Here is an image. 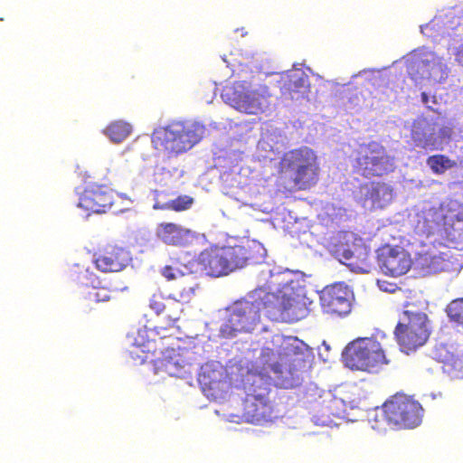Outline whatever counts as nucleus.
Instances as JSON below:
<instances>
[{
    "instance_id": "7c9ffc66",
    "label": "nucleus",
    "mask_w": 463,
    "mask_h": 463,
    "mask_svg": "<svg viewBox=\"0 0 463 463\" xmlns=\"http://www.w3.org/2000/svg\"><path fill=\"white\" fill-rule=\"evenodd\" d=\"M161 274L167 280L178 279L175 276L174 269L171 266H165L161 270Z\"/></svg>"
},
{
    "instance_id": "f8f14e48",
    "label": "nucleus",
    "mask_w": 463,
    "mask_h": 463,
    "mask_svg": "<svg viewBox=\"0 0 463 463\" xmlns=\"http://www.w3.org/2000/svg\"><path fill=\"white\" fill-rule=\"evenodd\" d=\"M377 260L383 272L392 277L404 275L412 264L411 254L399 245L381 246L377 250Z\"/></svg>"
},
{
    "instance_id": "20e7f679",
    "label": "nucleus",
    "mask_w": 463,
    "mask_h": 463,
    "mask_svg": "<svg viewBox=\"0 0 463 463\" xmlns=\"http://www.w3.org/2000/svg\"><path fill=\"white\" fill-rule=\"evenodd\" d=\"M204 132V126L198 122L173 121L153 132L152 143L155 149L172 158L194 147L203 138Z\"/></svg>"
},
{
    "instance_id": "6e6552de",
    "label": "nucleus",
    "mask_w": 463,
    "mask_h": 463,
    "mask_svg": "<svg viewBox=\"0 0 463 463\" xmlns=\"http://www.w3.org/2000/svg\"><path fill=\"white\" fill-rule=\"evenodd\" d=\"M430 331L425 313L405 309L399 317L394 335L402 352L410 354L422 346L429 339Z\"/></svg>"
},
{
    "instance_id": "b1692460",
    "label": "nucleus",
    "mask_w": 463,
    "mask_h": 463,
    "mask_svg": "<svg viewBox=\"0 0 463 463\" xmlns=\"http://www.w3.org/2000/svg\"><path fill=\"white\" fill-rule=\"evenodd\" d=\"M193 203L194 199L191 196L184 194L165 203L156 201L153 208L161 211L183 212L191 208Z\"/></svg>"
},
{
    "instance_id": "473e14b6",
    "label": "nucleus",
    "mask_w": 463,
    "mask_h": 463,
    "mask_svg": "<svg viewBox=\"0 0 463 463\" xmlns=\"http://www.w3.org/2000/svg\"><path fill=\"white\" fill-rule=\"evenodd\" d=\"M138 351H139V348H138V347H135L133 350H131V351H130V354H131L132 356H133L134 354H136L137 356H138V357H139V359H140V363H144V362L146 361V356H139V355L137 354Z\"/></svg>"
},
{
    "instance_id": "a211bd4d",
    "label": "nucleus",
    "mask_w": 463,
    "mask_h": 463,
    "mask_svg": "<svg viewBox=\"0 0 463 463\" xmlns=\"http://www.w3.org/2000/svg\"><path fill=\"white\" fill-rule=\"evenodd\" d=\"M155 234L163 243L175 247L187 245L194 237L193 232L189 229L171 222L157 223Z\"/></svg>"
},
{
    "instance_id": "4468645a",
    "label": "nucleus",
    "mask_w": 463,
    "mask_h": 463,
    "mask_svg": "<svg viewBox=\"0 0 463 463\" xmlns=\"http://www.w3.org/2000/svg\"><path fill=\"white\" fill-rule=\"evenodd\" d=\"M114 198L115 193L108 186L91 184L80 194L78 206L88 214L103 213L111 208Z\"/></svg>"
},
{
    "instance_id": "a878e982",
    "label": "nucleus",
    "mask_w": 463,
    "mask_h": 463,
    "mask_svg": "<svg viewBox=\"0 0 463 463\" xmlns=\"http://www.w3.org/2000/svg\"><path fill=\"white\" fill-rule=\"evenodd\" d=\"M392 190L384 183L373 182L366 186L365 199L371 201L373 205H381L382 200L386 196H391Z\"/></svg>"
},
{
    "instance_id": "ddd939ff",
    "label": "nucleus",
    "mask_w": 463,
    "mask_h": 463,
    "mask_svg": "<svg viewBox=\"0 0 463 463\" xmlns=\"http://www.w3.org/2000/svg\"><path fill=\"white\" fill-rule=\"evenodd\" d=\"M320 305L326 314L346 316L352 310V293L343 283L326 286L320 292Z\"/></svg>"
},
{
    "instance_id": "412c9836",
    "label": "nucleus",
    "mask_w": 463,
    "mask_h": 463,
    "mask_svg": "<svg viewBox=\"0 0 463 463\" xmlns=\"http://www.w3.org/2000/svg\"><path fill=\"white\" fill-rule=\"evenodd\" d=\"M260 97L256 90L241 92L235 99V107L248 114H255L260 109Z\"/></svg>"
},
{
    "instance_id": "bb28decb",
    "label": "nucleus",
    "mask_w": 463,
    "mask_h": 463,
    "mask_svg": "<svg viewBox=\"0 0 463 463\" xmlns=\"http://www.w3.org/2000/svg\"><path fill=\"white\" fill-rule=\"evenodd\" d=\"M223 380V373L220 370L204 369L199 374V382L203 386L204 390L206 388L213 391L221 390L222 388Z\"/></svg>"
},
{
    "instance_id": "2f4dec72",
    "label": "nucleus",
    "mask_w": 463,
    "mask_h": 463,
    "mask_svg": "<svg viewBox=\"0 0 463 463\" xmlns=\"http://www.w3.org/2000/svg\"><path fill=\"white\" fill-rule=\"evenodd\" d=\"M456 61L458 64L463 66V43L458 47L456 52Z\"/></svg>"
},
{
    "instance_id": "c85d7f7f",
    "label": "nucleus",
    "mask_w": 463,
    "mask_h": 463,
    "mask_svg": "<svg viewBox=\"0 0 463 463\" xmlns=\"http://www.w3.org/2000/svg\"><path fill=\"white\" fill-rule=\"evenodd\" d=\"M447 314L451 321L463 325V298L452 300L447 307Z\"/></svg>"
},
{
    "instance_id": "c756f323",
    "label": "nucleus",
    "mask_w": 463,
    "mask_h": 463,
    "mask_svg": "<svg viewBox=\"0 0 463 463\" xmlns=\"http://www.w3.org/2000/svg\"><path fill=\"white\" fill-rule=\"evenodd\" d=\"M168 298H165L161 294H154L149 300V307L156 314L161 315L165 307Z\"/></svg>"
},
{
    "instance_id": "393cba45",
    "label": "nucleus",
    "mask_w": 463,
    "mask_h": 463,
    "mask_svg": "<svg viewBox=\"0 0 463 463\" xmlns=\"http://www.w3.org/2000/svg\"><path fill=\"white\" fill-rule=\"evenodd\" d=\"M427 165L435 175H443L457 166V162L443 154L430 156L426 160Z\"/></svg>"
},
{
    "instance_id": "7ed1b4c3",
    "label": "nucleus",
    "mask_w": 463,
    "mask_h": 463,
    "mask_svg": "<svg viewBox=\"0 0 463 463\" xmlns=\"http://www.w3.org/2000/svg\"><path fill=\"white\" fill-rule=\"evenodd\" d=\"M279 361L268 363L267 368L276 374L285 388L300 385L307 368V346L297 337H282L276 351Z\"/></svg>"
},
{
    "instance_id": "cd10ccee",
    "label": "nucleus",
    "mask_w": 463,
    "mask_h": 463,
    "mask_svg": "<svg viewBox=\"0 0 463 463\" xmlns=\"http://www.w3.org/2000/svg\"><path fill=\"white\" fill-rule=\"evenodd\" d=\"M182 312L183 304H181L174 297H168V300L165 303V307L161 315H163L170 324H174L179 320Z\"/></svg>"
},
{
    "instance_id": "1a4fd4ad",
    "label": "nucleus",
    "mask_w": 463,
    "mask_h": 463,
    "mask_svg": "<svg viewBox=\"0 0 463 463\" xmlns=\"http://www.w3.org/2000/svg\"><path fill=\"white\" fill-rule=\"evenodd\" d=\"M382 412L388 424L411 429L420 424L424 410L418 401L397 393L383 404Z\"/></svg>"
},
{
    "instance_id": "423d86ee",
    "label": "nucleus",
    "mask_w": 463,
    "mask_h": 463,
    "mask_svg": "<svg viewBox=\"0 0 463 463\" xmlns=\"http://www.w3.org/2000/svg\"><path fill=\"white\" fill-rule=\"evenodd\" d=\"M308 299L305 295L284 286L277 292H265L266 316L273 321L298 322L308 315Z\"/></svg>"
},
{
    "instance_id": "0eeeda50",
    "label": "nucleus",
    "mask_w": 463,
    "mask_h": 463,
    "mask_svg": "<svg viewBox=\"0 0 463 463\" xmlns=\"http://www.w3.org/2000/svg\"><path fill=\"white\" fill-rule=\"evenodd\" d=\"M250 298L235 301L227 308L228 317L221 327L222 335L231 337L238 332H251L259 326L261 310L266 313L265 292L263 296Z\"/></svg>"
},
{
    "instance_id": "dca6fc26",
    "label": "nucleus",
    "mask_w": 463,
    "mask_h": 463,
    "mask_svg": "<svg viewBox=\"0 0 463 463\" xmlns=\"http://www.w3.org/2000/svg\"><path fill=\"white\" fill-rule=\"evenodd\" d=\"M70 278L72 281L91 288L88 292V299L95 303L110 300L112 290L106 287H99V280L89 269L75 265L70 270Z\"/></svg>"
},
{
    "instance_id": "5701e85b",
    "label": "nucleus",
    "mask_w": 463,
    "mask_h": 463,
    "mask_svg": "<svg viewBox=\"0 0 463 463\" xmlns=\"http://www.w3.org/2000/svg\"><path fill=\"white\" fill-rule=\"evenodd\" d=\"M171 353L174 355H163L157 357L154 361L155 371L156 373H165L166 374L173 376L175 375L179 369V361L177 359L178 354H175V349H171Z\"/></svg>"
},
{
    "instance_id": "aec40b11",
    "label": "nucleus",
    "mask_w": 463,
    "mask_h": 463,
    "mask_svg": "<svg viewBox=\"0 0 463 463\" xmlns=\"http://www.w3.org/2000/svg\"><path fill=\"white\" fill-rule=\"evenodd\" d=\"M198 288L199 283L196 281L194 275L192 273L188 275L182 274L175 281L173 297L181 304L189 303Z\"/></svg>"
},
{
    "instance_id": "9b49d317",
    "label": "nucleus",
    "mask_w": 463,
    "mask_h": 463,
    "mask_svg": "<svg viewBox=\"0 0 463 463\" xmlns=\"http://www.w3.org/2000/svg\"><path fill=\"white\" fill-rule=\"evenodd\" d=\"M269 390L260 387L246 394L242 402V417L247 422L262 424L273 417V406L269 400Z\"/></svg>"
},
{
    "instance_id": "6ab92c4d",
    "label": "nucleus",
    "mask_w": 463,
    "mask_h": 463,
    "mask_svg": "<svg viewBox=\"0 0 463 463\" xmlns=\"http://www.w3.org/2000/svg\"><path fill=\"white\" fill-rule=\"evenodd\" d=\"M340 260L352 269L365 271L369 268V250L362 244H353L347 248L338 246L335 249Z\"/></svg>"
},
{
    "instance_id": "39448f33",
    "label": "nucleus",
    "mask_w": 463,
    "mask_h": 463,
    "mask_svg": "<svg viewBox=\"0 0 463 463\" xmlns=\"http://www.w3.org/2000/svg\"><path fill=\"white\" fill-rule=\"evenodd\" d=\"M386 339L384 334H376L372 337H363L349 343L344 352L345 365L352 370L377 373L390 360L385 354V344L379 341Z\"/></svg>"
},
{
    "instance_id": "f03ea898",
    "label": "nucleus",
    "mask_w": 463,
    "mask_h": 463,
    "mask_svg": "<svg viewBox=\"0 0 463 463\" xmlns=\"http://www.w3.org/2000/svg\"><path fill=\"white\" fill-rule=\"evenodd\" d=\"M321 167L317 154L303 146L285 152L279 162V173L298 191L315 186L320 176Z\"/></svg>"
},
{
    "instance_id": "9d476101",
    "label": "nucleus",
    "mask_w": 463,
    "mask_h": 463,
    "mask_svg": "<svg viewBox=\"0 0 463 463\" xmlns=\"http://www.w3.org/2000/svg\"><path fill=\"white\" fill-rule=\"evenodd\" d=\"M356 165L365 177L382 176L393 170L392 158L377 141L360 145Z\"/></svg>"
},
{
    "instance_id": "2eb2a0df",
    "label": "nucleus",
    "mask_w": 463,
    "mask_h": 463,
    "mask_svg": "<svg viewBox=\"0 0 463 463\" xmlns=\"http://www.w3.org/2000/svg\"><path fill=\"white\" fill-rule=\"evenodd\" d=\"M281 97L286 100L304 99L309 90V77L301 69L282 72L278 81Z\"/></svg>"
},
{
    "instance_id": "f3484780",
    "label": "nucleus",
    "mask_w": 463,
    "mask_h": 463,
    "mask_svg": "<svg viewBox=\"0 0 463 463\" xmlns=\"http://www.w3.org/2000/svg\"><path fill=\"white\" fill-rule=\"evenodd\" d=\"M129 252L122 247L108 246L94 260L95 267L101 272H119L130 261Z\"/></svg>"
},
{
    "instance_id": "72a5a7b5",
    "label": "nucleus",
    "mask_w": 463,
    "mask_h": 463,
    "mask_svg": "<svg viewBox=\"0 0 463 463\" xmlns=\"http://www.w3.org/2000/svg\"><path fill=\"white\" fill-rule=\"evenodd\" d=\"M275 352L273 349L266 348L262 352V357H269L270 355H274Z\"/></svg>"
},
{
    "instance_id": "4be33fe9",
    "label": "nucleus",
    "mask_w": 463,
    "mask_h": 463,
    "mask_svg": "<svg viewBox=\"0 0 463 463\" xmlns=\"http://www.w3.org/2000/svg\"><path fill=\"white\" fill-rule=\"evenodd\" d=\"M131 131V125L122 120L111 122L103 130L104 134L115 143H120L125 140L130 135Z\"/></svg>"
},
{
    "instance_id": "f257e3e1",
    "label": "nucleus",
    "mask_w": 463,
    "mask_h": 463,
    "mask_svg": "<svg viewBox=\"0 0 463 463\" xmlns=\"http://www.w3.org/2000/svg\"><path fill=\"white\" fill-rule=\"evenodd\" d=\"M265 256L266 249L260 242L248 240L234 246L211 245L201 251L198 262L206 275L220 278L246 266L260 263Z\"/></svg>"
}]
</instances>
